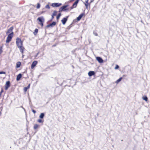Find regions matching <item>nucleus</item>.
Returning a JSON list of instances; mask_svg holds the SVG:
<instances>
[{
    "label": "nucleus",
    "mask_w": 150,
    "mask_h": 150,
    "mask_svg": "<svg viewBox=\"0 0 150 150\" xmlns=\"http://www.w3.org/2000/svg\"><path fill=\"white\" fill-rule=\"evenodd\" d=\"M61 16V13H59L58 14L57 16V20H58L59 19L60 17Z\"/></svg>",
    "instance_id": "nucleus-25"
},
{
    "label": "nucleus",
    "mask_w": 150,
    "mask_h": 150,
    "mask_svg": "<svg viewBox=\"0 0 150 150\" xmlns=\"http://www.w3.org/2000/svg\"><path fill=\"white\" fill-rule=\"evenodd\" d=\"M68 16H67L66 18H64L61 20V22L63 25H64L67 20V18Z\"/></svg>",
    "instance_id": "nucleus-13"
},
{
    "label": "nucleus",
    "mask_w": 150,
    "mask_h": 150,
    "mask_svg": "<svg viewBox=\"0 0 150 150\" xmlns=\"http://www.w3.org/2000/svg\"><path fill=\"white\" fill-rule=\"evenodd\" d=\"M54 16H53V15H52V18H51V21H52L53 20V19L54 18Z\"/></svg>",
    "instance_id": "nucleus-34"
},
{
    "label": "nucleus",
    "mask_w": 150,
    "mask_h": 150,
    "mask_svg": "<svg viewBox=\"0 0 150 150\" xmlns=\"http://www.w3.org/2000/svg\"><path fill=\"white\" fill-rule=\"evenodd\" d=\"M3 92H4L3 89V88H1V91L0 92L2 93H3Z\"/></svg>",
    "instance_id": "nucleus-35"
},
{
    "label": "nucleus",
    "mask_w": 150,
    "mask_h": 150,
    "mask_svg": "<svg viewBox=\"0 0 150 150\" xmlns=\"http://www.w3.org/2000/svg\"><path fill=\"white\" fill-rule=\"evenodd\" d=\"M38 63V61H34L31 65V68L33 69L37 64Z\"/></svg>",
    "instance_id": "nucleus-11"
},
{
    "label": "nucleus",
    "mask_w": 150,
    "mask_h": 150,
    "mask_svg": "<svg viewBox=\"0 0 150 150\" xmlns=\"http://www.w3.org/2000/svg\"><path fill=\"white\" fill-rule=\"evenodd\" d=\"M2 50L1 49H0V54L2 52Z\"/></svg>",
    "instance_id": "nucleus-37"
},
{
    "label": "nucleus",
    "mask_w": 150,
    "mask_h": 150,
    "mask_svg": "<svg viewBox=\"0 0 150 150\" xmlns=\"http://www.w3.org/2000/svg\"><path fill=\"white\" fill-rule=\"evenodd\" d=\"M95 74V73L94 71H90L88 73V75L90 76L94 75Z\"/></svg>",
    "instance_id": "nucleus-16"
},
{
    "label": "nucleus",
    "mask_w": 150,
    "mask_h": 150,
    "mask_svg": "<svg viewBox=\"0 0 150 150\" xmlns=\"http://www.w3.org/2000/svg\"><path fill=\"white\" fill-rule=\"evenodd\" d=\"M10 86V82L9 81H7L5 85V89L7 90Z\"/></svg>",
    "instance_id": "nucleus-9"
},
{
    "label": "nucleus",
    "mask_w": 150,
    "mask_h": 150,
    "mask_svg": "<svg viewBox=\"0 0 150 150\" xmlns=\"http://www.w3.org/2000/svg\"><path fill=\"white\" fill-rule=\"evenodd\" d=\"M19 49L20 51L21 52L22 54L24 53V51L25 50V48L23 46V45L22 46H20L17 47Z\"/></svg>",
    "instance_id": "nucleus-7"
},
{
    "label": "nucleus",
    "mask_w": 150,
    "mask_h": 150,
    "mask_svg": "<svg viewBox=\"0 0 150 150\" xmlns=\"http://www.w3.org/2000/svg\"><path fill=\"white\" fill-rule=\"evenodd\" d=\"M40 4L38 3L37 4V9H38V8H40Z\"/></svg>",
    "instance_id": "nucleus-28"
},
{
    "label": "nucleus",
    "mask_w": 150,
    "mask_h": 150,
    "mask_svg": "<svg viewBox=\"0 0 150 150\" xmlns=\"http://www.w3.org/2000/svg\"><path fill=\"white\" fill-rule=\"evenodd\" d=\"M78 0H76L75 1L74 4H75L76 5V4L78 3Z\"/></svg>",
    "instance_id": "nucleus-33"
},
{
    "label": "nucleus",
    "mask_w": 150,
    "mask_h": 150,
    "mask_svg": "<svg viewBox=\"0 0 150 150\" xmlns=\"http://www.w3.org/2000/svg\"><path fill=\"white\" fill-rule=\"evenodd\" d=\"M39 22L38 23V24L40 25L42 27L43 25V23L44 22V19L43 17H38L37 19Z\"/></svg>",
    "instance_id": "nucleus-1"
},
{
    "label": "nucleus",
    "mask_w": 150,
    "mask_h": 150,
    "mask_svg": "<svg viewBox=\"0 0 150 150\" xmlns=\"http://www.w3.org/2000/svg\"><path fill=\"white\" fill-rule=\"evenodd\" d=\"M19 49L20 51L21 52L22 54L24 53V51L25 50V48L23 46V45L22 46H20L17 47Z\"/></svg>",
    "instance_id": "nucleus-6"
},
{
    "label": "nucleus",
    "mask_w": 150,
    "mask_h": 150,
    "mask_svg": "<svg viewBox=\"0 0 150 150\" xmlns=\"http://www.w3.org/2000/svg\"><path fill=\"white\" fill-rule=\"evenodd\" d=\"M39 52H38V53L36 55H37V56H38V54H39Z\"/></svg>",
    "instance_id": "nucleus-38"
},
{
    "label": "nucleus",
    "mask_w": 150,
    "mask_h": 150,
    "mask_svg": "<svg viewBox=\"0 0 150 150\" xmlns=\"http://www.w3.org/2000/svg\"><path fill=\"white\" fill-rule=\"evenodd\" d=\"M45 8H46L50 9V6L49 5H47L45 6Z\"/></svg>",
    "instance_id": "nucleus-30"
},
{
    "label": "nucleus",
    "mask_w": 150,
    "mask_h": 150,
    "mask_svg": "<svg viewBox=\"0 0 150 150\" xmlns=\"http://www.w3.org/2000/svg\"><path fill=\"white\" fill-rule=\"evenodd\" d=\"M76 5L75 4H74V3L73 4L72 6L71 7V9H72L73 8H74L76 7Z\"/></svg>",
    "instance_id": "nucleus-29"
},
{
    "label": "nucleus",
    "mask_w": 150,
    "mask_h": 150,
    "mask_svg": "<svg viewBox=\"0 0 150 150\" xmlns=\"http://www.w3.org/2000/svg\"><path fill=\"white\" fill-rule=\"evenodd\" d=\"M30 84H29L26 87H25L24 88V91H25V92H26L27 91V90L29 88H30Z\"/></svg>",
    "instance_id": "nucleus-19"
},
{
    "label": "nucleus",
    "mask_w": 150,
    "mask_h": 150,
    "mask_svg": "<svg viewBox=\"0 0 150 150\" xmlns=\"http://www.w3.org/2000/svg\"><path fill=\"white\" fill-rule=\"evenodd\" d=\"M119 68V66L117 65H116L115 67V69H118Z\"/></svg>",
    "instance_id": "nucleus-32"
},
{
    "label": "nucleus",
    "mask_w": 150,
    "mask_h": 150,
    "mask_svg": "<svg viewBox=\"0 0 150 150\" xmlns=\"http://www.w3.org/2000/svg\"><path fill=\"white\" fill-rule=\"evenodd\" d=\"M38 127H39L38 125L37 124H35L33 128H34V129H37L38 128Z\"/></svg>",
    "instance_id": "nucleus-21"
},
{
    "label": "nucleus",
    "mask_w": 150,
    "mask_h": 150,
    "mask_svg": "<svg viewBox=\"0 0 150 150\" xmlns=\"http://www.w3.org/2000/svg\"><path fill=\"white\" fill-rule=\"evenodd\" d=\"M13 26H12L9 29H8L7 31L6 32V34H11L12 33H13Z\"/></svg>",
    "instance_id": "nucleus-10"
},
{
    "label": "nucleus",
    "mask_w": 150,
    "mask_h": 150,
    "mask_svg": "<svg viewBox=\"0 0 150 150\" xmlns=\"http://www.w3.org/2000/svg\"><path fill=\"white\" fill-rule=\"evenodd\" d=\"M56 24V23L55 22H53L52 23L50 24L47 25V27H53L55 26Z\"/></svg>",
    "instance_id": "nucleus-15"
},
{
    "label": "nucleus",
    "mask_w": 150,
    "mask_h": 150,
    "mask_svg": "<svg viewBox=\"0 0 150 150\" xmlns=\"http://www.w3.org/2000/svg\"><path fill=\"white\" fill-rule=\"evenodd\" d=\"M32 111L33 112L34 114H35L36 112V111L33 109L32 110Z\"/></svg>",
    "instance_id": "nucleus-36"
},
{
    "label": "nucleus",
    "mask_w": 150,
    "mask_h": 150,
    "mask_svg": "<svg viewBox=\"0 0 150 150\" xmlns=\"http://www.w3.org/2000/svg\"><path fill=\"white\" fill-rule=\"evenodd\" d=\"M44 114L43 113H41L40 116H39V117L40 118H43L44 117Z\"/></svg>",
    "instance_id": "nucleus-23"
},
{
    "label": "nucleus",
    "mask_w": 150,
    "mask_h": 150,
    "mask_svg": "<svg viewBox=\"0 0 150 150\" xmlns=\"http://www.w3.org/2000/svg\"><path fill=\"white\" fill-rule=\"evenodd\" d=\"M57 13V12L55 11H54L53 13L52 14V15H53V16H56Z\"/></svg>",
    "instance_id": "nucleus-26"
},
{
    "label": "nucleus",
    "mask_w": 150,
    "mask_h": 150,
    "mask_svg": "<svg viewBox=\"0 0 150 150\" xmlns=\"http://www.w3.org/2000/svg\"><path fill=\"white\" fill-rule=\"evenodd\" d=\"M122 77H120L118 80H117L115 82V83H118L119 82H120L122 79Z\"/></svg>",
    "instance_id": "nucleus-22"
},
{
    "label": "nucleus",
    "mask_w": 150,
    "mask_h": 150,
    "mask_svg": "<svg viewBox=\"0 0 150 150\" xmlns=\"http://www.w3.org/2000/svg\"><path fill=\"white\" fill-rule=\"evenodd\" d=\"M21 64V63L20 62H17L16 64V68H18L19 67Z\"/></svg>",
    "instance_id": "nucleus-18"
},
{
    "label": "nucleus",
    "mask_w": 150,
    "mask_h": 150,
    "mask_svg": "<svg viewBox=\"0 0 150 150\" xmlns=\"http://www.w3.org/2000/svg\"><path fill=\"white\" fill-rule=\"evenodd\" d=\"M84 16H85V13H84L81 14L79 15V16L77 18V20L78 21H80L82 17Z\"/></svg>",
    "instance_id": "nucleus-12"
},
{
    "label": "nucleus",
    "mask_w": 150,
    "mask_h": 150,
    "mask_svg": "<svg viewBox=\"0 0 150 150\" xmlns=\"http://www.w3.org/2000/svg\"><path fill=\"white\" fill-rule=\"evenodd\" d=\"M96 35L97 36V34H96Z\"/></svg>",
    "instance_id": "nucleus-39"
},
{
    "label": "nucleus",
    "mask_w": 150,
    "mask_h": 150,
    "mask_svg": "<svg viewBox=\"0 0 150 150\" xmlns=\"http://www.w3.org/2000/svg\"><path fill=\"white\" fill-rule=\"evenodd\" d=\"M96 59L99 63H101L103 62V59L100 57H96Z\"/></svg>",
    "instance_id": "nucleus-14"
},
{
    "label": "nucleus",
    "mask_w": 150,
    "mask_h": 150,
    "mask_svg": "<svg viewBox=\"0 0 150 150\" xmlns=\"http://www.w3.org/2000/svg\"><path fill=\"white\" fill-rule=\"evenodd\" d=\"M13 35V33H12L11 34H9L6 40V43H9L11 40Z\"/></svg>",
    "instance_id": "nucleus-3"
},
{
    "label": "nucleus",
    "mask_w": 150,
    "mask_h": 150,
    "mask_svg": "<svg viewBox=\"0 0 150 150\" xmlns=\"http://www.w3.org/2000/svg\"><path fill=\"white\" fill-rule=\"evenodd\" d=\"M68 6V5H65L59 8V11L61 12L62 11H65L66 10H68L69 9L67 8Z\"/></svg>",
    "instance_id": "nucleus-5"
},
{
    "label": "nucleus",
    "mask_w": 150,
    "mask_h": 150,
    "mask_svg": "<svg viewBox=\"0 0 150 150\" xmlns=\"http://www.w3.org/2000/svg\"><path fill=\"white\" fill-rule=\"evenodd\" d=\"M143 99L145 100L146 101H147L148 100V98L147 96H145L144 97H142Z\"/></svg>",
    "instance_id": "nucleus-24"
},
{
    "label": "nucleus",
    "mask_w": 150,
    "mask_h": 150,
    "mask_svg": "<svg viewBox=\"0 0 150 150\" xmlns=\"http://www.w3.org/2000/svg\"><path fill=\"white\" fill-rule=\"evenodd\" d=\"M38 32V29H37V28H36L35 29V31H34L33 32V34H34L35 35H36L37 34Z\"/></svg>",
    "instance_id": "nucleus-20"
},
{
    "label": "nucleus",
    "mask_w": 150,
    "mask_h": 150,
    "mask_svg": "<svg viewBox=\"0 0 150 150\" xmlns=\"http://www.w3.org/2000/svg\"><path fill=\"white\" fill-rule=\"evenodd\" d=\"M38 122L39 123H43V120L40 119H39L38 120Z\"/></svg>",
    "instance_id": "nucleus-27"
},
{
    "label": "nucleus",
    "mask_w": 150,
    "mask_h": 150,
    "mask_svg": "<svg viewBox=\"0 0 150 150\" xmlns=\"http://www.w3.org/2000/svg\"><path fill=\"white\" fill-rule=\"evenodd\" d=\"M16 43L17 47L22 46L23 45V42L21 40V39L17 38L16 39Z\"/></svg>",
    "instance_id": "nucleus-2"
},
{
    "label": "nucleus",
    "mask_w": 150,
    "mask_h": 150,
    "mask_svg": "<svg viewBox=\"0 0 150 150\" xmlns=\"http://www.w3.org/2000/svg\"><path fill=\"white\" fill-rule=\"evenodd\" d=\"M62 5V4L60 3H54L52 4L51 6L53 7H58Z\"/></svg>",
    "instance_id": "nucleus-8"
},
{
    "label": "nucleus",
    "mask_w": 150,
    "mask_h": 150,
    "mask_svg": "<svg viewBox=\"0 0 150 150\" xmlns=\"http://www.w3.org/2000/svg\"><path fill=\"white\" fill-rule=\"evenodd\" d=\"M22 77V74H18L16 80L17 81H19Z\"/></svg>",
    "instance_id": "nucleus-17"
},
{
    "label": "nucleus",
    "mask_w": 150,
    "mask_h": 150,
    "mask_svg": "<svg viewBox=\"0 0 150 150\" xmlns=\"http://www.w3.org/2000/svg\"><path fill=\"white\" fill-rule=\"evenodd\" d=\"M94 0H91L90 2L89 3H88L89 0H86L85 1V5L86 8H88V6H89L90 8V4L93 2Z\"/></svg>",
    "instance_id": "nucleus-4"
},
{
    "label": "nucleus",
    "mask_w": 150,
    "mask_h": 150,
    "mask_svg": "<svg viewBox=\"0 0 150 150\" xmlns=\"http://www.w3.org/2000/svg\"><path fill=\"white\" fill-rule=\"evenodd\" d=\"M6 74V73L5 71H0V74Z\"/></svg>",
    "instance_id": "nucleus-31"
}]
</instances>
